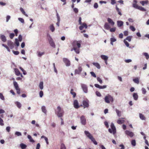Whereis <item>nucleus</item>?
<instances>
[{
	"label": "nucleus",
	"mask_w": 149,
	"mask_h": 149,
	"mask_svg": "<svg viewBox=\"0 0 149 149\" xmlns=\"http://www.w3.org/2000/svg\"><path fill=\"white\" fill-rule=\"evenodd\" d=\"M57 111H55V113L58 117H61L63 116L64 113V111L61 108L60 106L57 107Z\"/></svg>",
	"instance_id": "obj_1"
},
{
	"label": "nucleus",
	"mask_w": 149,
	"mask_h": 149,
	"mask_svg": "<svg viewBox=\"0 0 149 149\" xmlns=\"http://www.w3.org/2000/svg\"><path fill=\"white\" fill-rule=\"evenodd\" d=\"M105 102L107 103H109L110 102H113L114 99L113 97L110 95H108L105 96L104 98Z\"/></svg>",
	"instance_id": "obj_2"
},
{
	"label": "nucleus",
	"mask_w": 149,
	"mask_h": 149,
	"mask_svg": "<svg viewBox=\"0 0 149 149\" xmlns=\"http://www.w3.org/2000/svg\"><path fill=\"white\" fill-rule=\"evenodd\" d=\"M5 112V111L4 110L0 109V125L1 126H3L4 125L3 121L2 118L4 117V115L3 113Z\"/></svg>",
	"instance_id": "obj_3"
},
{
	"label": "nucleus",
	"mask_w": 149,
	"mask_h": 149,
	"mask_svg": "<svg viewBox=\"0 0 149 149\" xmlns=\"http://www.w3.org/2000/svg\"><path fill=\"white\" fill-rule=\"evenodd\" d=\"M111 129L109 128L108 129L109 132L111 133H113V135H114L116 133V129L114 124L111 123Z\"/></svg>",
	"instance_id": "obj_4"
},
{
	"label": "nucleus",
	"mask_w": 149,
	"mask_h": 149,
	"mask_svg": "<svg viewBox=\"0 0 149 149\" xmlns=\"http://www.w3.org/2000/svg\"><path fill=\"white\" fill-rule=\"evenodd\" d=\"M104 28L105 29L107 30L110 29V31L111 32H115L116 30V28L115 27H113L110 28L111 26H110V25L107 22H106L105 23Z\"/></svg>",
	"instance_id": "obj_5"
},
{
	"label": "nucleus",
	"mask_w": 149,
	"mask_h": 149,
	"mask_svg": "<svg viewBox=\"0 0 149 149\" xmlns=\"http://www.w3.org/2000/svg\"><path fill=\"white\" fill-rule=\"evenodd\" d=\"M82 42V41L81 40L79 41L74 40L72 43V47H77V46L78 48H79L81 47V44Z\"/></svg>",
	"instance_id": "obj_6"
},
{
	"label": "nucleus",
	"mask_w": 149,
	"mask_h": 149,
	"mask_svg": "<svg viewBox=\"0 0 149 149\" xmlns=\"http://www.w3.org/2000/svg\"><path fill=\"white\" fill-rule=\"evenodd\" d=\"M80 122L81 124L83 125H85L86 124V119L85 116L82 115L80 117Z\"/></svg>",
	"instance_id": "obj_7"
},
{
	"label": "nucleus",
	"mask_w": 149,
	"mask_h": 149,
	"mask_svg": "<svg viewBox=\"0 0 149 149\" xmlns=\"http://www.w3.org/2000/svg\"><path fill=\"white\" fill-rule=\"evenodd\" d=\"M48 40L50 46L53 48H55L56 47V45L52 38H49L48 39Z\"/></svg>",
	"instance_id": "obj_8"
},
{
	"label": "nucleus",
	"mask_w": 149,
	"mask_h": 149,
	"mask_svg": "<svg viewBox=\"0 0 149 149\" xmlns=\"http://www.w3.org/2000/svg\"><path fill=\"white\" fill-rule=\"evenodd\" d=\"M63 61L65 63L66 66H69L70 65V62L68 58H63Z\"/></svg>",
	"instance_id": "obj_9"
},
{
	"label": "nucleus",
	"mask_w": 149,
	"mask_h": 149,
	"mask_svg": "<svg viewBox=\"0 0 149 149\" xmlns=\"http://www.w3.org/2000/svg\"><path fill=\"white\" fill-rule=\"evenodd\" d=\"M84 133L89 138L91 141L94 139L92 135L88 131H85Z\"/></svg>",
	"instance_id": "obj_10"
},
{
	"label": "nucleus",
	"mask_w": 149,
	"mask_h": 149,
	"mask_svg": "<svg viewBox=\"0 0 149 149\" xmlns=\"http://www.w3.org/2000/svg\"><path fill=\"white\" fill-rule=\"evenodd\" d=\"M81 85L84 92L85 93H87L88 92L87 86L86 85L84 84H81Z\"/></svg>",
	"instance_id": "obj_11"
},
{
	"label": "nucleus",
	"mask_w": 149,
	"mask_h": 149,
	"mask_svg": "<svg viewBox=\"0 0 149 149\" xmlns=\"http://www.w3.org/2000/svg\"><path fill=\"white\" fill-rule=\"evenodd\" d=\"M80 25H81L79 27V29L80 30H82L84 28L86 29L88 27L87 25L85 23H82V24Z\"/></svg>",
	"instance_id": "obj_12"
},
{
	"label": "nucleus",
	"mask_w": 149,
	"mask_h": 149,
	"mask_svg": "<svg viewBox=\"0 0 149 149\" xmlns=\"http://www.w3.org/2000/svg\"><path fill=\"white\" fill-rule=\"evenodd\" d=\"M7 45L11 49H13L14 47V44L13 42L8 40L7 42Z\"/></svg>",
	"instance_id": "obj_13"
},
{
	"label": "nucleus",
	"mask_w": 149,
	"mask_h": 149,
	"mask_svg": "<svg viewBox=\"0 0 149 149\" xmlns=\"http://www.w3.org/2000/svg\"><path fill=\"white\" fill-rule=\"evenodd\" d=\"M82 103L84 106L83 107L84 108L88 107L89 104L88 103V100L87 101H83Z\"/></svg>",
	"instance_id": "obj_14"
},
{
	"label": "nucleus",
	"mask_w": 149,
	"mask_h": 149,
	"mask_svg": "<svg viewBox=\"0 0 149 149\" xmlns=\"http://www.w3.org/2000/svg\"><path fill=\"white\" fill-rule=\"evenodd\" d=\"M82 70L81 67H79L78 69H75V74H79L80 73Z\"/></svg>",
	"instance_id": "obj_15"
},
{
	"label": "nucleus",
	"mask_w": 149,
	"mask_h": 149,
	"mask_svg": "<svg viewBox=\"0 0 149 149\" xmlns=\"http://www.w3.org/2000/svg\"><path fill=\"white\" fill-rule=\"evenodd\" d=\"M125 133L128 136H129L131 137H132L134 136V135L133 132L127 130L125 131Z\"/></svg>",
	"instance_id": "obj_16"
},
{
	"label": "nucleus",
	"mask_w": 149,
	"mask_h": 149,
	"mask_svg": "<svg viewBox=\"0 0 149 149\" xmlns=\"http://www.w3.org/2000/svg\"><path fill=\"white\" fill-rule=\"evenodd\" d=\"M107 21L108 24H109L111 26H113L114 25L115 23L113 20L110 18H108L107 19Z\"/></svg>",
	"instance_id": "obj_17"
},
{
	"label": "nucleus",
	"mask_w": 149,
	"mask_h": 149,
	"mask_svg": "<svg viewBox=\"0 0 149 149\" xmlns=\"http://www.w3.org/2000/svg\"><path fill=\"white\" fill-rule=\"evenodd\" d=\"M94 86L96 88H98L100 89L105 88L107 87L106 85L101 86L98 84H95Z\"/></svg>",
	"instance_id": "obj_18"
},
{
	"label": "nucleus",
	"mask_w": 149,
	"mask_h": 149,
	"mask_svg": "<svg viewBox=\"0 0 149 149\" xmlns=\"http://www.w3.org/2000/svg\"><path fill=\"white\" fill-rule=\"evenodd\" d=\"M73 104L74 107L76 109H78L79 107L78 101L76 100L74 101Z\"/></svg>",
	"instance_id": "obj_19"
},
{
	"label": "nucleus",
	"mask_w": 149,
	"mask_h": 149,
	"mask_svg": "<svg viewBox=\"0 0 149 149\" xmlns=\"http://www.w3.org/2000/svg\"><path fill=\"white\" fill-rule=\"evenodd\" d=\"M149 2L148 0L141 1H140V3L143 6H144L145 5H147Z\"/></svg>",
	"instance_id": "obj_20"
},
{
	"label": "nucleus",
	"mask_w": 149,
	"mask_h": 149,
	"mask_svg": "<svg viewBox=\"0 0 149 149\" xmlns=\"http://www.w3.org/2000/svg\"><path fill=\"white\" fill-rule=\"evenodd\" d=\"M14 70L15 73L17 76H19L21 74V73L17 68H15L14 69Z\"/></svg>",
	"instance_id": "obj_21"
},
{
	"label": "nucleus",
	"mask_w": 149,
	"mask_h": 149,
	"mask_svg": "<svg viewBox=\"0 0 149 149\" xmlns=\"http://www.w3.org/2000/svg\"><path fill=\"white\" fill-rule=\"evenodd\" d=\"M27 137L29 139L30 142L33 143L35 142V141L32 138L31 135H28L27 136Z\"/></svg>",
	"instance_id": "obj_22"
},
{
	"label": "nucleus",
	"mask_w": 149,
	"mask_h": 149,
	"mask_svg": "<svg viewBox=\"0 0 149 149\" xmlns=\"http://www.w3.org/2000/svg\"><path fill=\"white\" fill-rule=\"evenodd\" d=\"M70 93L73 95V97L74 98L76 97V94L75 92H74V90L73 89H71L70 91Z\"/></svg>",
	"instance_id": "obj_23"
},
{
	"label": "nucleus",
	"mask_w": 149,
	"mask_h": 149,
	"mask_svg": "<svg viewBox=\"0 0 149 149\" xmlns=\"http://www.w3.org/2000/svg\"><path fill=\"white\" fill-rule=\"evenodd\" d=\"M101 58L104 61H107L108 59V57L105 55H101L100 56Z\"/></svg>",
	"instance_id": "obj_24"
},
{
	"label": "nucleus",
	"mask_w": 149,
	"mask_h": 149,
	"mask_svg": "<svg viewBox=\"0 0 149 149\" xmlns=\"http://www.w3.org/2000/svg\"><path fill=\"white\" fill-rule=\"evenodd\" d=\"M117 25L118 27H121L123 25V22L121 21H118L117 22Z\"/></svg>",
	"instance_id": "obj_25"
},
{
	"label": "nucleus",
	"mask_w": 149,
	"mask_h": 149,
	"mask_svg": "<svg viewBox=\"0 0 149 149\" xmlns=\"http://www.w3.org/2000/svg\"><path fill=\"white\" fill-rule=\"evenodd\" d=\"M20 146L22 149H25L27 147V146L23 143H21L20 144Z\"/></svg>",
	"instance_id": "obj_26"
},
{
	"label": "nucleus",
	"mask_w": 149,
	"mask_h": 149,
	"mask_svg": "<svg viewBox=\"0 0 149 149\" xmlns=\"http://www.w3.org/2000/svg\"><path fill=\"white\" fill-rule=\"evenodd\" d=\"M93 65L96 67L98 69H100V66L99 64L97 63H93Z\"/></svg>",
	"instance_id": "obj_27"
},
{
	"label": "nucleus",
	"mask_w": 149,
	"mask_h": 149,
	"mask_svg": "<svg viewBox=\"0 0 149 149\" xmlns=\"http://www.w3.org/2000/svg\"><path fill=\"white\" fill-rule=\"evenodd\" d=\"M133 96L135 100H136L138 99V96L137 93H134L133 95Z\"/></svg>",
	"instance_id": "obj_28"
},
{
	"label": "nucleus",
	"mask_w": 149,
	"mask_h": 149,
	"mask_svg": "<svg viewBox=\"0 0 149 149\" xmlns=\"http://www.w3.org/2000/svg\"><path fill=\"white\" fill-rule=\"evenodd\" d=\"M133 80L135 83L137 84H139V79L138 77H136L135 78L133 79Z\"/></svg>",
	"instance_id": "obj_29"
},
{
	"label": "nucleus",
	"mask_w": 149,
	"mask_h": 149,
	"mask_svg": "<svg viewBox=\"0 0 149 149\" xmlns=\"http://www.w3.org/2000/svg\"><path fill=\"white\" fill-rule=\"evenodd\" d=\"M124 122L125 120H124L121 119L120 118L117 121V123L119 124H121L124 123Z\"/></svg>",
	"instance_id": "obj_30"
},
{
	"label": "nucleus",
	"mask_w": 149,
	"mask_h": 149,
	"mask_svg": "<svg viewBox=\"0 0 149 149\" xmlns=\"http://www.w3.org/2000/svg\"><path fill=\"white\" fill-rule=\"evenodd\" d=\"M41 109L42 112H43L45 114L46 113L47 110L46 109L45 106H42L41 107Z\"/></svg>",
	"instance_id": "obj_31"
},
{
	"label": "nucleus",
	"mask_w": 149,
	"mask_h": 149,
	"mask_svg": "<svg viewBox=\"0 0 149 149\" xmlns=\"http://www.w3.org/2000/svg\"><path fill=\"white\" fill-rule=\"evenodd\" d=\"M49 29L51 31L53 32L54 31L55 28L53 24H51L49 26Z\"/></svg>",
	"instance_id": "obj_32"
},
{
	"label": "nucleus",
	"mask_w": 149,
	"mask_h": 149,
	"mask_svg": "<svg viewBox=\"0 0 149 149\" xmlns=\"http://www.w3.org/2000/svg\"><path fill=\"white\" fill-rule=\"evenodd\" d=\"M15 103L18 108H20L21 107L22 105L20 102H19L17 101L15 102Z\"/></svg>",
	"instance_id": "obj_33"
},
{
	"label": "nucleus",
	"mask_w": 149,
	"mask_h": 149,
	"mask_svg": "<svg viewBox=\"0 0 149 149\" xmlns=\"http://www.w3.org/2000/svg\"><path fill=\"white\" fill-rule=\"evenodd\" d=\"M39 87L42 90L43 88V83L42 81L40 82L39 83Z\"/></svg>",
	"instance_id": "obj_34"
},
{
	"label": "nucleus",
	"mask_w": 149,
	"mask_h": 149,
	"mask_svg": "<svg viewBox=\"0 0 149 149\" xmlns=\"http://www.w3.org/2000/svg\"><path fill=\"white\" fill-rule=\"evenodd\" d=\"M37 54H38V57H41L42 55L44 54L45 52H40L39 51H38L37 52Z\"/></svg>",
	"instance_id": "obj_35"
},
{
	"label": "nucleus",
	"mask_w": 149,
	"mask_h": 149,
	"mask_svg": "<svg viewBox=\"0 0 149 149\" xmlns=\"http://www.w3.org/2000/svg\"><path fill=\"white\" fill-rule=\"evenodd\" d=\"M134 2H135L136 3L137 1L136 0H134ZM139 6H138L137 4H136V3H133V7H134V8H136V9H138V8L139 7Z\"/></svg>",
	"instance_id": "obj_36"
},
{
	"label": "nucleus",
	"mask_w": 149,
	"mask_h": 149,
	"mask_svg": "<svg viewBox=\"0 0 149 149\" xmlns=\"http://www.w3.org/2000/svg\"><path fill=\"white\" fill-rule=\"evenodd\" d=\"M116 39L115 38H111L110 41H111V44L113 45V42L116 41Z\"/></svg>",
	"instance_id": "obj_37"
},
{
	"label": "nucleus",
	"mask_w": 149,
	"mask_h": 149,
	"mask_svg": "<svg viewBox=\"0 0 149 149\" xmlns=\"http://www.w3.org/2000/svg\"><path fill=\"white\" fill-rule=\"evenodd\" d=\"M139 115L140 118L141 119L143 120H145L146 118L145 117V116L143 114L140 113L139 114Z\"/></svg>",
	"instance_id": "obj_38"
},
{
	"label": "nucleus",
	"mask_w": 149,
	"mask_h": 149,
	"mask_svg": "<svg viewBox=\"0 0 149 149\" xmlns=\"http://www.w3.org/2000/svg\"><path fill=\"white\" fill-rule=\"evenodd\" d=\"M13 83L15 89H16L19 88L17 82L14 81H13Z\"/></svg>",
	"instance_id": "obj_39"
},
{
	"label": "nucleus",
	"mask_w": 149,
	"mask_h": 149,
	"mask_svg": "<svg viewBox=\"0 0 149 149\" xmlns=\"http://www.w3.org/2000/svg\"><path fill=\"white\" fill-rule=\"evenodd\" d=\"M20 11H21V12H22V13L24 15H25V16H26V17H28V15L26 14L25 13V11L24 10V9H23V8H20Z\"/></svg>",
	"instance_id": "obj_40"
},
{
	"label": "nucleus",
	"mask_w": 149,
	"mask_h": 149,
	"mask_svg": "<svg viewBox=\"0 0 149 149\" xmlns=\"http://www.w3.org/2000/svg\"><path fill=\"white\" fill-rule=\"evenodd\" d=\"M116 8L117 11L118 13V14L120 16L122 14L120 9L117 6H116Z\"/></svg>",
	"instance_id": "obj_41"
},
{
	"label": "nucleus",
	"mask_w": 149,
	"mask_h": 149,
	"mask_svg": "<svg viewBox=\"0 0 149 149\" xmlns=\"http://www.w3.org/2000/svg\"><path fill=\"white\" fill-rule=\"evenodd\" d=\"M116 111L117 114L118 116L120 117L121 116V111H119L117 109H116Z\"/></svg>",
	"instance_id": "obj_42"
},
{
	"label": "nucleus",
	"mask_w": 149,
	"mask_h": 149,
	"mask_svg": "<svg viewBox=\"0 0 149 149\" xmlns=\"http://www.w3.org/2000/svg\"><path fill=\"white\" fill-rule=\"evenodd\" d=\"M143 54L146 57V59L148 60L149 58V55L148 53L144 52L143 53Z\"/></svg>",
	"instance_id": "obj_43"
},
{
	"label": "nucleus",
	"mask_w": 149,
	"mask_h": 149,
	"mask_svg": "<svg viewBox=\"0 0 149 149\" xmlns=\"http://www.w3.org/2000/svg\"><path fill=\"white\" fill-rule=\"evenodd\" d=\"M15 44L17 47H18L19 45V43L18 39L17 38L15 39Z\"/></svg>",
	"instance_id": "obj_44"
},
{
	"label": "nucleus",
	"mask_w": 149,
	"mask_h": 149,
	"mask_svg": "<svg viewBox=\"0 0 149 149\" xmlns=\"http://www.w3.org/2000/svg\"><path fill=\"white\" fill-rule=\"evenodd\" d=\"M138 9H139L141 11H143L145 12V11H146V10L145 8H143L141 6H139Z\"/></svg>",
	"instance_id": "obj_45"
},
{
	"label": "nucleus",
	"mask_w": 149,
	"mask_h": 149,
	"mask_svg": "<svg viewBox=\"0 0 149 149\" xmlns=\"http://www.w3.org/2000/svg\"><path fill=\"white\" fill-rule=\"evenodd\" d=\"M15 135L17 136H20L22 135V133L20 132L17 131L15 133Z\"/></svg>",
	"instance_id": "obj_46"
},
{
	"label": "nucleus",
	"mask_w": 149,
	"mask_h": 149,
	"mask_svg": "<svg viewBox=\"0 0 149 149\" xmlns=\"http://www.w3.org/2000/svg\"><path fill=\"white\" fill-rule=\"evenodd\" d=\"M73 49L77 54H79V49H77V47H73Z\"/></svg>",
	"instance_id": "obj_47"
},
{
	"label": "nucleus",
	"mask_w": 149,
	"mask_h": 149,
	"mask_svg": "<svg viewBox=\"0 0 149 149\" xmlns=\"http://www.w3.org/2000/svg\"><path fill=\"white\" fill-rule=\"evenodd\" d=\"M131 144L133 146H135L136 145V141L134 139L131 141Z\"/></svg>",
	"instance_id": "obj_48"
},
{
	"label": "nucleus",
	"mask_w": 149,
	"mask_h": 149,
	"mask_svg": "<svg viewBox=\"0 0 149 149\" xmlns=\"http://www.w3.org/2000/svg\"><path fill=\"white\" fill-rule=\"evenodd\" d=\"M2 46L4 47H5L7 50L9 52H10V50L9 48L6 45L4 44H2Z\"/></svg>",
	"instance_id": "obj_49"
},
{
	"label": "nucleus",
	"mask_w": 149,
	"mask_h": 149,
	"mask_svg": "<svg viewBox=\"0 0 149 149\" xmlns=\"http://www.w3.org/2000/svg\"><path fill=\"white\" fill-rule=\"evenodd\" d=\"M0 98L3 100H5L4 97L2 93H0Z\"/></svg>",
	"instance_id": "obj_50"
},
{
	"label": "nucleus",
	"mask_w": 149,
	"mask_h": 149,
	"mask_svg": "<svg viewBox=\"0 0 149 149\" xmlns=\"http://www.w3.org/2000/svg\"><path fill=\"white\" fill-rule=\"evenodd\" d=\"M124 42L125 45L127 46V47H129V44L128 43V42L126 41L125 40H124L123 41Z\"/></svg>",
	"instance_id": "obj_51"
},
{
	"label": "nucleus",
	"mask_w": 149,
	"mask_h": 149,
	"mask_svg": "<svg viewBox=\"0 0 149 149\" xmlns=\"http://www.w3.org/2000/svg\"><path fill=\"white\" fill-rule=\"evenodd\" d=\"M97 81L99 82L100 84H102V81L101 79L99 77H97Z\"/></svg>",
	"instance_id": "obj_52"
},
{
	"label": "nucleus",
	"mask_w": 149,
	"mask_h": 149,
	"mask_svg": "<svg viewBox=\"0 0 149 149\" xmlns=\"http://www.w3.org/2000/svg\"><path fill=\"white\" fill-rule=\"evenodd\" d=\"M61 149H66L65 145L63 143H62L61 146Z\"/></svg>",
	"instance_id": "obj_53"
},
{
	"label": "nucleus",
	"mask_w": 149,
	"mask_h": 149,
	"mask_svg": "<svg viewBox=\"0 0 149 149\" xmlns=\"http://www.w3.org/2000/svg\"><path fill=\"white\" fill-rule=\"evenodd\" d=\"M90 73L92 76L95 78L96 77V74L93 72H91Z\"/></svg>",
	"instance_id": "obj_54"
},
{
	"label": "nucleus",
	"mask_w": 149,
	"mask_h": 149,
	"mask_svg": "<svg viewBox=\"0 0 149 149\" xmlns=\"http://www.w3.org/2000/svg\"><path fill=\"white\" fill-rule=\"evenodd\" d=\"M12 52L15 55H17L19 54V52L18 51L13 50Z\"/></svg>",
	"instance_id": "obj_55"
},
{
	"label": "nucleus",
	"mask_w": 149,
	"mask_h": 149,
	"mask_svg": "<svg viewBox=\"0 0 149 149\" xmlns=\"http://www.w3.org/2000/svg\"><path fill=\"white\" fill-rule=\"evenodd\" d=\"M142 91L143 94H145L146 93V89H145L144 88H142Z\"/></svg>",
	"instance_id": "obj_56"
},
{
	"label": "nucleus",
	"mask_w": 149,
	"mask_h": 149,
	"mask_svg": "<svg viewBox=\"0 0 149 149\" xmlns=\"http://www.w3.org/2000/svg\"><path fill=\"white\" fill-rule=\"evenodd\" d=\"M130 29L133 31H134L135 30V28L133 26H130Z\"/></svg>",
	"instance_id": "obj_57"
},
{
	"label": "nucleus",
	"mask_w": 149,
	"mask_h": 149,
	"mask_svg": "<svg viewBox=\"0 0 149 149\" xmlns=\"http://www.w3.org/2000/svg\"><path fill=\"white\" fill-rule=\"evenodd\" d=\"M95 93L96 95L98 97H101V94H100V93L98 91H96L95 92Z\"/></svg>",
	"instance_id": "obj_58"
},
{
	"label": "nucleus",
	"mask_w": 149,
	"mask_h": 149,
	"mask_svg": "<svg viewBox=\"0 0 149 149\" xmlns=\"http://www.w3.org/2000/svg\"><path fill=\"white\" fill-rule=\"evenodd\" d=\"M15 89L17 90V93L18 94H19L20 93V90L19 88Z\"/></svg>",
	"instance_id": "obj_59"
},
{
	"label": "nucleus",
	"mask_w": 149,
	"mask_h": 149,
	"mask_svg": "<svg viewBox=\"0 0 149 149\" xmlns=\"http://www.w3.org/2000/svg\"><path fill=\"white\" fill-rule=\"evenodd\" d=\"M14 32L15 34V36H17V34H18V30L17 29H15L14 30Z\"/></svg>",
	"instance_id": "obj_60"
},
{
	"label": "nucleus",
	"mask_w": 149,
	"mask_h": 149,
	"mask_svg": "<svg viewBox=\"0 0 149 149\" xmlns=\"http://www.w3.org/2000/svg\"><path fill=\"white\" fill-rule=\"evenodd\" d=\"M74 11L75 13H77L78 12L79 10L77 8H73Z\"/></svg>",
	"instance_id": "obj_61"
},
{
	"label": "nucleus",
	"mask_w": 149,
	"mask_h": 149,
	"mask_svg": "<svg viewBox=\"0 0 149 149\" xmlns=\"http://www.w3.org/2000/svg\"><path fill=\"white\" fill-rule=\"evenodd\" d=\"M43 92L42 91H40L39 93V95H40V97H42L43 96Z\"/></svg>",
	"instance_id": "obj_62"
},
{
	"label": "nucleus",
	"mask_w": 149,
	"mask_h": 149,
	"mask_svg": "<svg viewBox=\"0 0 149 149\" xmlns=\"http://www.w3.org/2000/svg\"><path fill=\"white\" fill-rule=\"evenodd\" d=\"M91 141L95 145H97V142L95 141V139L94 138Z\"/></svg>",
	"instance_id": "obj_63"
},
{
	"label": "nucleus",
	"mask_w": 149,
	"mask_h": 149,
	"mask_svg": "<svg viewBox=\"0 0 149 149\" xmlns=\"http://www.w3.org/2000/svg\"><path fill=\"white\" fill-rule=\"evenodd\" d=\"M81 17H79V20H78L79 23L80 25L82 24V23L81 22Z\"/></svg>",
	"instance_id": "obj_64"
}]
</instances>
